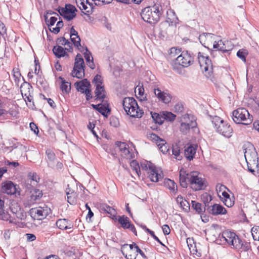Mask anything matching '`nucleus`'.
I'll use <instances>...</instances> for the list:
<instances>
[{"label":"nucleus","instance_id":"nucleus-1","mask_svg":"<svg viewBox=\"0 0 259 259\" xmlns=\"http://www.w3.org/2000/svg\"><path fill=\"white\" fill-rule=\"evenodd\" d=\"M222 237L230 245L236 249L247 251L250 248V243L243 241L235 233L229 231H225L222 233Z\"/></svg>","mask_w":259,"mask_h":259},{"label":"nucleus","instance_id":"nucleus-2","mask_svg":"<svg viewBox=\"0 0 259 259\" xmlns=\"http://www.w3.org/2000/svg\"><path fill=\"white\" fill-rule=\"evenodd\" d=\"M161 9V7L157 5L147 7L142 10L141 17L145 22L151 24H154L160 20Z\"/></svg>","mask_w":259,"mask_h":259},{"label":"nucleus","instance_id":"nucleus-3","mask_svg":"<svg viewBox=\"0 0 259 259\" xmlns=\"http://www.w3.org/2000/svg\"><path fill=\"white\" fill-rule=\"evenodd\" d=\"M192 58L187 52H182L171 62L172 69L178 73H181L182 67H187L192 63Z\"/></svg>","mask_w":259,"mask_h":259},{"label":"nucleus","instance_id":"nucleus-4","mask_svg":"<svg viewBox=\"0 0 259 259\" xmlns=\"http://www.w3.org/2000/svg\"><path fill=\"white\" fill-rule=\"evenodd\" d=\"M124 110L127 115L133 117H141L144 113L139 109L136 100L133 97L125 98L122 102Z\"/></svg>","mask_w":259,"mask_h":259},{"label":"nucleus","instance_id":"nucleus-5","mask_svg":"<svg viewBox=\"0 0 259 259\" xmlns=\"http://www.w3.org/2000/svg\"><path fill=\"white\" fill-rule=\"evenodd\" d=\"M210 118L212 124L217 133L226 138L232 136L233 129L230 124L221 119L219 116H215Z\"/></svg>","mask_w":259,"mask_h":259},{"label":"nucleus","instance_id":"nucleus-6","mask_svg":"<svg viewBox=\"0 0 259 259\" xmlns=\"http://www.w3.org/2000/svg\"><path fill=\"white\" fill-rule=\"evenodd\" d=\"M232 119L237 124L249 125L253 121V117L245 108H239L232 112Z\"/></svg>","mask_w":259,"mask_h":259},{"label":"nucleus","instance_id":"nucleus-7","mask_svg":"<svg viewBox=\"0 0 259 259\" xmlns=\"http://www.w3.org/2000/svg\"><path fill=\"white\" fill-rule=\"evenodd\" d=\"M244 157L247 164L253 165L256 168L258 167V157L254 146L248 144L244 148Z\"/></svg>","mask_w":259,"mask_h":259},{"label":"nucleus","instance_id":"nucleus-8","mask_svg":"<svg viewBox=\"0 0 259 259\" xmlns=\"http://www.w3.org/2000/svg\"><path fill=\"white\" fill-rule=\"evenodd\" d=\"M188 179L191 188L194 191H198L205 187V180L202 178L197 171H191L189 174Z\"/></svg>","mask_w":259,"mask_h":259},{"label":"nucleus","instance_id":"nucleus-9","mask_svg":"<svg viewBox=\"0 0 259 259\" xmlns=\"http://www.w3.org/2000/svg\"><path fill=\"white\" fill-rule=\"evenodd\" d=\"M85 64L83 59L80 54H77L75 58L74 67L71 73L73 77L82 78L84 76Z\"/></svg>","mask_w":259,"mask_h":259},{"label":"nucleus","instance_id":"nucleus-10","mask_svg":"<svg viewBox=\"0 0 259 259\" xmlns=\"http://www.w3.org/2000/svg\"><path fill=\"white\" fill-rule=\"evenodd\" d=\"M198 59L200 68L205 76L210 77L212 73L213 65L211 60L208 56H204L200 52L198 54Z\"/></svg>","mask_w":259,"mask_h":259},{"label":"nucleus","instance_id":"nucleus-11","mask_svg":"<svg viewBox=\"0 0 259 259\" xmlns=\"http://www.w3.org/2000/svg\"><path fill=\"white\" fill-rule=\"evenodd\" d=\"M77 11L76 8L72 5L66 4L65 7L59 8L58 12L63 18L68 21H70L75 17Z\"/></svg>","mask_w":259,"mask_h":259},{"label":"nucleus","instance_id":"nucleus-12","mask_svg":"<svg viewBox=\"0 0 259 259\" xmlns=\"http://www.w3.org/2000/svg\"><path fill=\"white\" fill-rule=\"evenodd\" d=\"M148 177L152 182H158L163 177L162 171L158 169L153 164H148Z\"/></svg>","mask_w":259,"mask_h":259},{"label":"nucleus","instance_id":"nucleus-13","mask_svg":"<svg viewBox=\"0 0 259 259\" xmlns=\"http://www.w3.org/2000/svg\"><path fill=\"white\" fill-rule=\"evenodd\" d=\"M215 37H217L212 33H203L199 35V39L203 46L209 49L215 41Z\"/></svg>","mask_w":259,"mask_h":259},{"label":"nucleus","instance_id":"nucleus-14","mask_svg":"<svg viewBox=\"0 0 259 259\" xmlns=\"http://www.w3.org/2000/svg\"><path fill=\"white\" fill-rule=\"evenodd\" d=\"M121 251L122 254L126 259L136 258V254L135 251L134 243L130 245L127 244H123L121 247Z\"/></svg>","mask_w":259,"mask_h":259},{"label":"nucleus","instance_id":"nucleus-15","mask_svg":"<svg viewBox=\"0 0 259 259\" xmlns=\"http://www.w3.org/2000/svg\"><path fill=\"white\" fill-rule=\"evenodd\" d=\"M181 122L180 131L183 134H187L191 127H194L196 125L195 122L190 120L188 114L184 116L181 119Z\"/></svg>","mask_w":259,"mask_h":259},{"label":"nucleus","instance_id":"nucleus-16","mask_svg":"<svg viewBox=\"0 0 259 259\" xmlns=\"http://www.w3.org/2000/svg\"><path fill=\"white\" fill-rule=\"evenodd\" d=\"M2 185V191L3 193L8 195L16 194L17 192L19 194V192L17 191V186L11 181H6L3 183Z\"/></svg>","mask_w":259,"mask_h":259},{"label":"nucleus","instance_id":"nucleus-17","mask_svg":"<svg viewBox=\"0 0 259 259\" xmlns=\"http://www.w3.org/2000/svg\"><path fill=\"white\" fill-rule=\"evenodd\" d=\"M150 138L156 142L159 149L163 154L166 153L169 151V149L164 140L153 133L150 135Z\"/></svg>","mask_w":259,"mask_h":259},{"label":"nucleus","instance_id":"nucleus-18","mask_svg":"<svg viewBox=\"0 0 259 259\" xmlns=\"http://www.w3.org/2000/svg\"><path fill=\"white\" fill-rule=\"evenodd\" d=\"M39 177L36 172H30L27 176V179L26 181V187L30 189L31 187L36 186L38 183Z\"/></svg>","mask_w":259,"mask_h":259},{"label":"nucleus","instance_id":"nucleus-19","mask_svg":"<svg viewBox=\"0 0 259 259\" xmlns=\"http://www.w3.org/2000/svg\"><path fill=\"white\" fill-rule=\"evenodd\" d=\"M197 148L196 144H188L185 147L184 155L187 160L190 161L194 158Z\"/></svg>","mask_w":259,"mask_h":259},{"label":"nucleus","instance_id":"nucleus-20","mask_svg":"<svg viewBox=\"0 0 259 259\" xmlns=\"http://www.w3.org/2000/svg\"><path fill=\"white\" fill-rule=\"evenodd\" d=\"M76 3L84 14L89 15L93 13V6H88V0H76Z\"/></svg>","mask_w":259,"mask_h":259},{"label":"nucleus","instance_id":"nucleus-21","mask_svg":"<svg viewBox=\"0 0 259 259\" xmlns=\"http://www.w3.org/2000/svg\"><path fill=\"white\" fill-rule=\"evenodd\" d=\"M30 213L32 217L40 220L46 217L47 212L43 208L39 207L31 208L30 210Z\"/></svg>","mask_w":259,"mask_h":259},{"label":"nucleus","instance_id":"nucleus-22","mask_svg":"<svg viewBox=\"0 0 259 259\" xmlns=\"http://www.w3.org/2000/svg\"><path fill=\"white\" fill-rule=\"evenodd\" d=\"M154 93L159 100H161L163 103L167 104L170 102L171 97L169 94L162 92L159 89H155L154 90Z\"/></svg>","mask_w":259,"mask_h":259},{"label":"nucleus","instance_id":"nucleus-23","mask_svg":"<svg viewBox=\"0 0 259 259\" xmlns=\"http://www.w3.org/2000/svg\"><path fill=\"white\" fill-rule=\"evenodd\" d=\"M56 225L61 230L71 229L73 227V224L71 221L65 219H60L57 221Z\"/></svg>","mask_w":259,"mask_h":259},{"label":"nucleus","instance_id":"nucleus-24","mask_svg":"<svg viewBox=\"0 0 259 259\" xmlns=\"http://www.w3.org/2000/svg\"><path fill=\"white\" fill-rule=\"evenodd\" d=\"M76 90L78 92L83 93L91 87L90 82L87 79H82L81 81H77L74 84Z\"/></svg>","mask_w":259,"mask_h":259},{"label":"nucleus","instance_id":"nucleus-25","mask_svg":"<svg viewBox=\"0 0 259 259\" xmlns=\"http://www.w3.org/2000/svg\"><path fill=\"white\" fill-rule=\"evenodd\" d=\"M209 212L213 215H217L219 214H226L227 213V210L222 205L218 204H214L211 206Z\"/></svg>","mask_w":259,"mask_h":259},{"label":"nucleus","instance_id":"nucleus-26","mask_svg":"<svg viewBox=\"0 0 259 259\" xmlns=\"http://www.w3.org/2000/svg\"><path fill=\"white\" fill-rule=\"evenodd\" d=\"M70 39L75 47L77 48L81 47L80 38L78 35V32L75 30L73 27L70 29Z\"/></svg>","mask_w":259,"mask_h":259},{"label":"nucleus","instance_id":"nucleus-27","mask_svg":"<svg viewBox=\"0 0 259 259\" xmlns=\"http://www.w3.org/2000/svg\"><path fill=\"white\" fill-rule=\"evenodd\" d=\"M46 154L47 156V163L48 166L54 168L55 167L54 162L56 159V155L54 152L52 150L48 149L46 151Z\"/></svg>","mask_w":259,"mask_h":259},{"label":"nucleus","instance_id":"nucleus-28","mask_svg":"<svg viewBox=\"0 0 259 259\" xmlns=\"http://www.w3.org/2000/svg\"><path fill=\"white\" fill-rule=\"evenodd\" d=\"M189 174H186L185 171L182 169L180 171V183L183 188H187L189 183V180L188 179Z\"/></svg>","mask_w":259,"mask_h":259},{"label":"nucleus","instance_id":"nucleus-29","mask_svg":"<svg viewBox=\"0 0 259 259\" xmlns=\"http://www.w3.org/2000/svg\"><path fill=\"white\" fill-rule=\"evenodd\" d=\"M164 186L168 188L171 193L175 194L177 191V186L173 180L165 179L164 180Z\"/></svg>","mask_w":259,"mask_h":259},{"label":"nucleus","instance_id":"nucleus-30","mask_svg":"<svg viewBox=\"0 0 259 259\" xmlns=\"http://www.w3.org/2000/svg\"><path fill=\"white\" fill-rule=\"evenodd\" d=\"M118 222L124 229H130L132 225L128 218L125 215L118 216Z\"/></svg>","mask_w":259,"mask_h":259},{"label":"nucleus","instance_id":"nucleus-31","mask_svg":"<svg viewBox=\"0 0 259 259\" xmlns=\"http://www.w3.org/2000/svg\"><path fill=\"white\" fill-rule=\"evenodd\" d=\"M192 207L198 213L201 214L205 211V207L201 203L194 200L191 201Z\"/></svg>","mask_w":259,"mask_h":259},{"label":"nucleus","instance_id":"nucleus-32","mask_svg":"<svg viewBox=\"0 0 259 259\" xmlns=\"http://www.w3.org/2000/svg\"><path fill=\"white\" fill-rule=\"evenodd\" d=\"M53 52L55 55L58 58L63 57L66 54L64 49L59 46L54 47L53 49Z\"/></svg>","mask_w":259,"mask_h":259},{"label":"nucleus","instance_id":"nucleus-33","mask_svg":"<svg viewBox=\"0 0 259 259\" xmlns=\"http://www.w3.org/2000/svg\"><path fill=\"white\" fill-rule=\"evenodd\" d=\"M104 86L97 85L95 90V94L97 99H104L105 97Z\"/></svg>","mask_w":259,"mask_h":259},{"label":"nucleus","instance_id":"nucleus-34","mask_svg":"<svg viewBox=\"0 0 259 259\" xmlns=\"http://www.w3.org/2000/svg\"><path fill=\"white\" fill-rule=\"evenodd\" d=\"M59 79H60L62 81V84L61 85V89L63 92L68 93L70 92L71 90V83L69 82L66 81L63 79V78L61 77H59Z\"/></svg>","mask_w":259,"mask_h":259},{"label":"nucleus","instance_id":"nucleus-35","mask_svg":"<svg viewBox=\"0 0 259 259\" xmlns=\"http://www.w3.org/2000/svg\"><path fill=\"white\" fill-rule=\"evenodd\" d=\"M151 113L152 118L156 123L159 124H162L163 123L164 120L163 117V112H160V114L157 113H152V112Z\"/></svg>","mask_w":259,"mask_h":259},{"label":"nucleus","instance_id":"nucleus-36","mask_svg":"<svg viewBox=\"0 0 259 259\" xmlns=\"http://www.w3.org/2000/svg\"><path fill=\"white\" fill-rule=\"evenodd\" d=\"M100 208L101 210L105 211L107 213L113 216H114L116 213L115 210L106 204H102L100 206Z\"/></svg>","mask_w":259,"mask_h":259},{"label":"nucleus","instance_id":"nucleus-37","mask_svg":"<svg viewBox=\"0 0 259 259\" xmlns=\"http://www.w3.org/2000/svg\"><path fill=\"white\" fill-rule=\"evenodd\" d=\"M98 111L103 116L107 117L108 115L110 113L111 110L108 106H106L105 105L101 104V105L99 106Z\"/></svg>","mask_w":259,"mask_h":259},{"label":"nucleus","instance_id":"nucleus-38","mask_svg":"<svg viewBox=\"0 0 259 259\" xmlns=\"http://www.w3.org/2000/svg\"><path fill=\"white\" fill-rule=\"evenodd\" d=\"M67 202L71 205H74L76 202L77 195L75 192H70V194L67 195Z\"/></svg>","mask_w":259,"mask_h":259},{"label":"nucleus","instance_id":"nucleus-39","mask_svg":"<svg viewBox=\"0 0 259 259\" xmlns=\"http://www.w3.org/2000/svg\"><path fill=\"white\" fill-rule=\"evenodd\" d=\"M42 196V192L39 190H35L31 195V200L34 201L39 199Z\"/></svg>","mask_w":259,"mask_h":259},{"label":"nucleus","instance_id":"nucleus-40","mask_svg":"<svg viewBox=\"0 0 259 259\" xmlns=\"http://www.w3.org/2000/svg\"><path fill=\"white\" fill-rule=\"evenodd\" d=\"M163 116L164 120H166L169 121H174L176 117V116L171 112L167 111H163Z\"/></svg>","mask_w":259,"mask_h":259},{"label":"nucleus","instance_id":"nucleus-41","mask_svg":"<svg viewBox=\"0 0 259 259\" xmlns=\"http://www.w3.org/2000/svg\"><path fill=\"white\" fill-rule=\"evenodd\" d=\"M172 154L175 156L176 159L178 160H181L182 156H180V147L177 145H173L172 149Z\"/></svg>","mask_w":259,"mask_h":259},{"label":"nucleus","instance_id":"nucleus-42","mask_svg":"<svg viewBox=\"0 0 259 259\" xmlns=\"http://www.w3.org/2000/svg\"><path fill=\"white\" fill-rule=\"evenodd\" d=\"M251 234L254 240L259 241V226H254L251 229Z\"/></svg>","mask_w":259,"mask_h":259},{"label":"nucleus","instance_id":"nucleus-43","mask_svg":"<svg viewBox=\"0 0 259 259\" xmlns=\"http://www.w3.org/2000/svg\"><path fill=\"white\" fill-rule=\"evenodd\" d=\"M45 19L48 27L54 25L57 20V18L55 17H51L49 19H48V16L47 15L45 16Z\"/></svg>","mask_w":259,"mask_h":259},{"label":"nucleus","instance_id":"nucleus-44","mask_svg":"<svg viewBox=\"0 0 259 259\" xmlns=\"http://www.w3.org/2000/svg\"><path fill=\"white\" fill-rule=\"evenodd\" d=\"M247 55V52L245 50H239L237 53V56L238 58L241 59L243 61H246V56Z\"/></svg>","mask_w":259,"mask_h":259},{"label":"nucleus","instance_id":"nucleus-45","mask_svg":"<svg viewBox=\"0 0 259 259\" xmlns=\"http://www.w3.org/2000/svg\"><path fill=\"white\" fill-rule=\"evenodd\" d=\"M222 45H223V41L221 39H218L215 37V41L213 42L212 46L213 49L220 52V48L221 47Z\"/></svg>","mask_w":259,"mask_h":259},{"label":"nucleus","instance_id":"nucleus-46","mask_svg":"<svg viewBox=\"0 0 259 259\" xmlns=\"http://www.w3.org/2000/svg\"><path fill=\"white\" fill-rule=\"evenodd\" d=\"M181 53V50L180 49H177L172 48L170 50L169 55L171 58H175L177 55H179Z\"/></svg>","mask_w":259,"mask_h":259},{"label":"nucleus","instance_id":"nucleus-47","mask_svg":"<svg viewBox=\"0 0 259 259\" xmlns=\"http://www.w3.org/2000/svg\"><path fill=\"white\" fill-rule=\"evenodd\" d=\"M222 201L226 206L229 207L232 206L234 203V201L230 198V196L224 199H222Z\"/></svg>","mask_w":259,"mask_h":259},{"label":"nucleus","instance_id":"nucleus-48","mask_svg":"<svg viewBox=\"0 0 259 259\" xmlns=\"http://www.w3.org/2000/svg\"><path fill=\"white\" fill-rule=\"evenodd\" d=\"M58 41V43L61 45L67 46L70 48L71 46V43L64 37L59 38Z\"/></svg>","mask_w":259,"mask_h":259},{"label":"nucleus","instance_id":"nucleus-49","mask_svg":"<svg viewBox=\"0 0 259 259\" xmlns=\"http://www.w3.org/2000/svg\"><path fill=\"white\" fill-rule=\"evenodd\" d=\"M131 166L133 167V169L136 171L138 176H139V172H140V167L136 160H133L131 162Z\"/></svg>","mask_w":259,"mask_h":259},{"label":"nucleus","instance_id":"nucleus-50","mask_svg":"<svg viewBox=\"0 0 259 259\" xmlns=\"http://www.w3.org/2000/svg\"><path fill=\"white\" fill-rule=\"evenodd\" d=\"M129 147H127L124 150L121 152V155L122 157L127 159L131 158L132 157V154L129 150Z\"/></svg>","mask_w":259,"mask_h":259},{"label":"nucleus","instance_id":"nucleus-51","mask_svg":"<svg viewBox=\"0 0 259 259\" xmlns=\"http://www.w3.org/2000/svg\"><path fill=\"white\" fill-rule=\"evenodd\" d=\"M177 201L180 202V205L184 209V206H187L189 208V204L188 202L186 200H183V197L182 196H178L177 199Z\"/></svg>","mask_w":259,"mask_h":259},{"label":"nucleus","instance_id":"nucleus-52","mask_svg":"<svg viewBox=\"0 0 259 259\" xmlns=\"http://www.w3.org/2000/svg\"><path fill=\"white\" fill-rule=\"evenodd\" d=\"M85 52H84L83 54L86 62L87 63L89 62V61H91V60L92 59V58H93V57L92 56L91 53L89 51V50L87 47L85 48Z\"/></svg>","mask_w":259,"mask_h":259},{"label":"nucleus","instance_id":"nucleus-53","mask_svg":"<svg viewBox=\"0 0 259 259\" xmlns=\"http://www.w3.org/2000/svg\"><path fill=\"white\" fill-rule=\"evenodd\" d=\"M93 82L95 83L96 86L102 85V76L98 74L96 75L94 78Z\"/></svg>","mask_w":259,"mask_h":259},{"label":"nucleus","instance_id":"nucleus-54","mask_svg":"<svg viewBox=\"0 0 259 259\" xmlns=\"http://www.w3.org/2000/svg\"><path fill=\"white\" fill-rule=\"evenodd\" d=\"M5 201L0 199V219H3L5 214Z\"/></svg>","mask_w":259,"mask_h":259},{"label":"nucleus","instance_id":"nucleus-55","mask_svg":"<svg viewBox=\"0 0 259 259\" xmlns=\"http://www.w3.org/2000/svg\"><path fill=\"white\" fill-rule=\"evenodd\" d=\"M227 189V188L223 185L218 184L216 186V190L218 193V196L221 195V193Z\"/></svg>","mask_w":259,"mask_h":259},{"label":"nucleus","instance_id":"nucleus-56","mask_svg":"<svg viewBox=\"0 0 259 259\" xmlns=\"http://www.w3.org/2000/svg\"><path fill=\"white\" fill-rule=\"evenodd\" d=\"M190 249V251L191 253L193 254H195L197 256H201V253L198 252L197 250L195 248V246H193L192 245H191L189 246V245H188Z\"/></svg>","mask_w":259,"mask_h":259},{"label":"nucleus","instance_id":"nucleus-57","mask_svg":"<svg viewBox=\"0 0 259 259\" xmlns=\"http://www.w3.org/2000/svg\"><path fill=\"white\" fill-rule=\"evenodd\" d=\"M116 145H117L120 152L128 147V146L125 143L121 142H116Z\"/></svg>","mask_w":259,"mask_h":259},{"label":"nucleus","instance_id":"nucleus-58","mask_svg":"<svg viewBox=\"0 0 259 259\" xmlns=\"http://www.w3.org/2000/svg\"><path fill=\"white\" fill-rule=\"evenodd\" d=\"M25 87L26 88H27L28 89H29L30 87H31L30 85V84H26L25 85H23V86H22L21 88V94H22V96H23V95L24 94V96L26 97V98H27L28 101L30 102L31 100L29 99V96L30 95L29 94L28 95H27L26 93H24V89Z\"/></svg>","mask_w":259,"mask_h":259},{"label":"nucleus","instance_id":"nucleus-59","mask_svg":"<svg viewBox=\"0 0 259 259\" xmlns=\"http://www.w3.org/2000/svg\"><path fill=\"white\" fill-rule=\"evenodd\" d=\"M5 164L7 166L15 167L19 165V163L17 162H14V161L10 162L9 160H6L5 161Z\"/></svg>","mask_w":259,"mask_h":259},{"label":"nucleus","instance_id":"nucleus-60","mask_svg":"<svg viewBox=\"0 0 259 259\" xmlns=\"http://www.w3.org/2000/svg\"><path fill=\"white\" fill-rule=\"evenodd\" d=\"M162 229L163 233L165 235H168L170 232V230L169 226L167 225H164L162 227Z\"/></svg>","mask_w":259,"mask_h":259},{"label":"nucleus","instance_id":"nucleus-61","mask_svg":"<svg viewBox=\"0 0 259 259\" xmlns=\"http://www.w3.org/2000/svg\"><path fill=\"white\" fill-rule=\"evenodd\" d=\"M94 2L95 5H100L102 4H109L110 3L111 0H92Z\"/></svg>","mask_w":259,"mask_h":259},{"label":"nucleus","instance_id":"nucleus-62","mask_svg":"<svg viewBox=\"0 0 259 259\" xmlns=\"http://www.w3.org/2000/svg\"><path fill=\"white\" fill-rule=\"evenodd\" d=\"M30 127L31 130L33 131L34 133L37 134V133L39 132L37 127L34 123L31 122L30 123Z\"/></svg>","mask_w":259,"mask_h":259},{"label":"nucleus","instance_id":"nucleus-63","mask_svg":"<svg viewBox=\"0 0 259 259\" xmlns=\"http://www.w3.org/2000/svg\"><path fill=\"white\" fill-rule=\"evenodd\" d=\"M83 93L85 94L87 100L89 101L91 98H92V96L91 95V90L90 89H88Z\"/></svg>","mask_w":259,"mask_h":259},{"label":"nucleus","instance_id":"nucleus-64","mask_svg":"<svg viewBox=\"0 0 259 259\" xmlns=\"http://www.w3.org/2000/svg\"><path fill=\"white\" fill-rule=\"evenodd\" d=\"M27 240L29 241H32L35 240L36 237L33 234H26Z\"/></svg>","mask_w":259,"mask_h":259}]
</instances>
